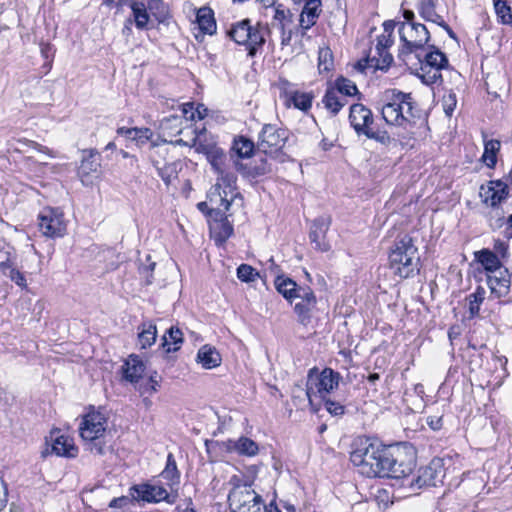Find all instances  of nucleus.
I'll use <instances>...</instances> for the list:
<instances>
[{
	"label": "nucleus",
	"mask_w": 512,
	"mask_h": 512,
	"mask_svg": "<svg viewBox=\"0 0 512 512\" xmlns=\"http://www.w3.org/2000/svg\"><path fill=\"white\" fill-rule=\"evenodd\" d=\"M227 485L230 487L228 504L231 512H278L277 504H265L262 496L253 489L252 482L244 475H232Z\"/></svg>",
	"instance_id": "1"
},
{
	"label": "nucleus",
	"mask_w": 512,
	"mask_h": 512,
	"mask_svg": "<svg viewBox=\"0 0 512 512\" xmlns=\"http://www.w3.org/2000/svg\"><path fill=\"white\" fill-rule=\"evenodd\" d=\"M384 97L386 103L381 108V115L388 125L406 129L415 123L418 110L411 93L389 89L384 92Z\"/></svg>",
	"instance_id": "2"
},
{
	"label": "nucleus",
	"mask_w": 512,
	"mask_h": 512,
	"mask_svg": "<svg viewBox=\"0 0 512 512\" xmlns=\"http://www.w3.org/2000/svg\"><path fill=\"white\" fill-rule=\"evenodd\" d=\"M372 467L374 477L402 479L408 477L415 467L412 455H407L399 448L386 447L380 444Z\"/></svg>",
	"instance_id": "3"
},
{
	"label": "nucleus",
	"mask_w": 512,
	"mask_h": 512,
	"mask_svg": "<svg viewBox=\"0 0 512 512\" xmlns=\"http://www.w3.org/2000/svg\"><path fill=\"white\" fill-rule=\"evenodd\" d=\"M389 264L393 273L402 279L418 274L420 256L410 235L404 234L396 239L389 254Z\"/></svg>",
	"instance_id": "4"
},
{
	"label": "nucleus",
	"mask_w": 512,
	"mask_h": 512,
	"mask_svg": "<svg viewBox=\"0 0 512 512\" xmlns=\"http://www.w3.org/2000/svg\"><path fill=\"white\" fill-rule=\"evenodd\" d=\"M106 427L107 419L99 411L93 410L83 416L79 425V434L91 453L105 454L107 448Z\"/></svg>",
	"instance_id": "5"
},
{
	"label": "nucleus",
	"mask_w": 512,
	"mask_h": 512,
	"mask_svg": "<svg viewBox=\"0 0 512 512\" xmlns=\"http://www.w3.org/2000/svg\"><path fill=\"white\" fill-rule=\"evenodd\" d=\"M226 36L238 45L245 46L247 55L255 57L265 44V28L261 23L252 24L250 19L233 23Z\"/></svg>",
	"instance_id": "6"
},
{
	"label": "nucleus",
	"mask_w": 512,
	"mask_h": 512,
	"mask_svg": "<svg viewBox=\"0 0 512 512\" xmlns=\"http://www.w3.org/2000/svg\"><path fill=\"white\" fill-rule=\"evenodd\" d=\"M349 122L357 135H364L384 146H389L393 141L386 131L374 129L373 113L368 107L361 103L350 106Z\"/></svg>",
	"instance_id": "7"
},
{
	"label": "nucleus",
	"mask_w": 512,
	"mask_h": 512,
	"mask_svg": "<svg viewBox=\"0 0 512 512\" xmlns=\"http://www.w3.org/2000/svg\"><path fill=\"white\" fill-rule=\"evenodd\" d=\"M205 132V128L199 130L193 139V146L196 151L206 156L207 161L210 163L215 173H223L224 170L234 167L236 171L240 172L244 170V164L235 159L234 156L227 155L224 150L212 143H204L201 140L202 134Z\"/></svg>",
	"instance_id": "8"
},
{
	"label": "nucleus",
	"mask_w": 512,
	"mask_h": 512,
	"mask_svg": "<svg viewBox=\"0 0 512 512\" xmlns=\"http://www.w3.org/2000/svg\"><path fill=\"white\" fill-rule=\"evenodd\" d=\"M340 379V373L331 368H324L321 372L317 368L310 369L305 391L309 403L312 404L313 396L325 399L327 394L338 387Z\"/></svg>",
	"instance_id": "9"
},
{
	"label": "nucleus",
	"mask_w": 512,
	"mask_h": 512,
	"mask_svg": "<svg viewBox=\"0 0 512 512\" xmlns=\"http://www.w3.org/2000/svg\"><path fill=\"white\" fill-rule=\"evenodd\" d=\"M430 48L432 50L426 53L423 58L417 54V58L420 62V68L417 72V76L427 85H432L441 81V70L448 66V59L446 55L434 45L430 46Z\"/></svg>",
	"instance_id": "10"
},
{
	"label": "nucleus",
	"mask_w": 512,
	"mask_h": 512,
	"mask_svg": "<svg viewBox=\"0 0 512 512\" xmlns=\"http://www.w3.org/2000/svg\"><path fill=\"white\" fill-rule=\"evenodd\" d=\"M354 448L350 453V460L363 476L368 478L374 477L372 467L375 463L376 453L380 449V443L372 441L369 438H359L354 443Z\"/></svg>",
	"instance_id": "11"
},
{
	"label": "nucleus",
	"mask_w": 512,
	"mask_h": 512,
	"mask_svg": "<svg viewBox=\"0 0 512 512\" xmlns=\"http://www.w3.org/2000/svg\"><path fill=\"white\" fill-rule=\"evenodd\" d=\"M235 171V168L231 167L223 173H217V181L209 194L210 201L219 203L225 211L229 209L233 198L238 195Z\"/></svg>",
	"instance_id": "12"
},
{
	"label": "nucleus",
	"mask_w": 512,
	"mask_h": 512,
	"mask_svg": "<svg viewBox=\"0 0 512 512\" xmlns=\"http://www.w3.org/2000/svg\"><path fill=\"white\" fill-rule=\"evenodd\" d=\"M399 36L403 42L399 53L400 57L424 48L430 39L428 29L421 23H401Z\"/></svg>",
	"instance_id": "13"
},
{
	"label": "nucleus",
	"mask_w": 512,
	"mask_h": 512,
	"mask_svg": "<svg viewBox=\"0 0 512 512\" xmlns=\"http://www.w3.org/2000/svg\"><path fill=\"white\" fill-rule=\"evenodd\" d=\"M288 137L289 133L286 129L274 124H265L259 133L257 150L275 157L282 151Z\"/></svg>",
	"instance_id": "14"
},
{
	"label": "nucleus",
	"mask_w": 512,
	"mask_h": 512,
	"mask_svg": "<svg viewBox=\"0 0 512 512\" xmlns=\"http://www.w3.org/2000/svg\"><path fill=\"white\" fill-rule=\"evenodd\" d=\"M38 227L46 237H63L67 228L63 212L58 208H43L38 215Z\"/></svg>",
	"instance_id": "15"
},
{
	"label": "nucleus",
	"mask_w": 512,
	"mask_h": 512,
	"mask_svg": "<svg viewBox=\"0 0 512 512\" xmlns=\"http://www.w3.org/2000/svg\"><path fill=\"white\" fill-rule=\"evenodd\" d=\"M130 494L136 501L149 503L166 501L169 504H174L178 496L177 493H169L163 486L148 483L134 485L130 488Z\"/></svg>",
	"instance_id": "16"
},
{
	"label": "nucleus",
	"mask_w": 512,
	"mask_h": 512,
	"mask_svg": "<svg viewBox=\"0 0 512 512\" xmlns=\"http://www.w3.org/2000/svg\"><path fill=\"white\" fill-rule=\"evenodd\" d=\"M273 24L280 30L281 46H289L293 36L299 33L294 13L282 4L274 9Z\"/></svg>",
	"instance_id": "17"
},
{
	"label": "nucleus",
	"mask_w": 512,
	"mask_h": 512,
	"mask_svg": "<svg viewBox=\"0 0 512 512\" xmlns=\"http://www.w3.org/2000/svg\"><path fill=\"white\" fill-rule=\"evenodd\" d=\"M444 476L443 460L434 458L427 466L421 467L418 470L417 477L410 481L409 486L419 489L422 487L437 486L439 483H442Z\"/></svg>",
	"instance_id": "18"
},
{
	"label": "nucleus",
	"mask_w": 512,
	"mask_h": 512,
	"mask_svg": "<svg viewBox=\"0 0 512 512\" xmlns=\"http://www.w3.org/2000/svg\"><path fill=\"white\" fill-rule=\"evenodd\" d=\"M216 208L208 211L210 233L217 245H223L233 234V225L228 220L224 211H221L219 203Z\"/></svg>",
	"instance_id": "19"
},
{
	"label": "nucleus",
	"mask_w": 512,
	"mask_h": 512,
	"mask_svg": "<svg viewBox=\"0 0 512 512\" xmlns=\"http://www.w3.org/2000/svg\"><path fill=\"white\" fill-rule=\"evenodd\" d=\"M330 224V217L320 216L313 221L310 227L309 239L311 243L314 244V248L318 251L327 252L331 248L326 239Z\"/></svg>",
	"instance_id": "20"
},
{
	"label": "nucleus",
	"mask_w": 512,
	"mask_h": 512,
	"mask_svg": "<svg viewBox=\"0 0 512 512\" xmlns=\"http://www.w3.org/2000/svg\"><path fill=\"white\" fill-rule=\"evenodd\" d=\"M480 196L490 207L499 206L508 196V184L502 180L489 181L486 185H481Z\"/></svg>",
	"instance_id": "21"
},
{
	"label": "nucleus",
	"mask_w": 512,
	"mask_h": 512,
	"mask_svg": "<svg viewBox=\"0 0 512 512\" xmlns=\"http://www.w3.org/2000/svg\"><path fill=\"white\" fill-rule=\"evenodd\" d=\"M51 442V452L57 456H64L74 458L78 454V448L74 444V440L67 436L60 434L59 430L50 432L49 438H46V443Z\"/></svg>",
	"instance_id": "22"
},
{
	"label": "nucleus",
	"mask_w": 512,
	"mask_h": 512,
	"mask_svg": "<svg viewBox=\"0 0 512 512\" xmlns=\"http://www.w3.org/2000/svg\"><path fill=\"white\" fill-rule=\"evenodd\" d=\"M223 445L227 452H234L240 456L253 457L259 452L258 444L245 436H241L237 440L229 439L223 442Z\"/></svg>",
	"instance_id": "23"
},
{
	"label": "nucleus",
	"mask_w": 512,
	"mask_h": 512,
	"mask_svg": "<svg viewBox=\"0 0 512 512\" xmlns=\"http://www.w3.org/2000/svg\"><path fill=\"white\" fill-rule=\"evenodd\" d=\"M499 275H488L487 284L497 298H502L508 295L510 291V275L507 269L498 272Z\"/></svg>",
	"instance_id": "24"
},
{
	"label": "nucleus",
	"mask_w": 512,
	"mask_h": 512,
	"mask_svg": "<svg viewBox=\"0 0 512 512\" xmlns=\"http://www.w3.org/2000/svg\"><path fill=\"white\" fill-rule=\"evenodd\" d=\"M123 378L130 383H137L142 378L144 364L136 355H130L121 367Z\"/></svg>",
	"instance_id": "25"
},
{
	"label": "nucleus",
	"mask_w": 512,
	"mask_h": 512,
	"mask_svg": "<svg viewBox=\"0 0 512 512\" xmlns=\"http://www.w3.org/2000/svg\"><path fill=\"white\" fill-rule=\"evenodd\" d=\"M377 53L379 55V58L373 57L361 60L356 64V68L360 72H366V69L368 68L386 71L393 62V57L387 51H377Z\"/></svg>",
	"instance_id": "26"
},
{
	"label": "nucleus",
	"mask_w": 512,
	"mask_h": 512,
	"mask_svg": "<svg viewBox=\"0 0 512 512\" xmlns=\"http://www.w3.org/2000/svg\"><path fill=\"white\" fill-rule=\"evenodd\" d=\"M220 353L215 347L210 345H203L197 353L196 361L204 369H213L221 364Z\"/></svg>",
	"instance_id": "27"
},
{
	"label": "nucleus",
	"mask_w": 512,
	"mask_h": 512,
	"mask_svg": "<svg viewBox=\"0 0 512 512\" xmlns=\"http://www.w3.org/2000/svg\"><path fill=\"white\" fill-rule=\"evenodd\" d=\"M196 22L203 34L213 35L216 33L217 25L214 12L210 7H201L196 14Z\"/></svg>",
	"instance_id": "28"
},
{
	"label": "nucleus",
	"mask_w": 512,
	"mask_h": 512,
	"mask_svg": "<svg viewBox=\"0 0 512 512\" xmlns=\"http://www.w3.org/2000/svg\"><path fill=\"white\" fill-rule=\"evenodd\" d=\"M285 98L287 105H293L295 108L307 111L312 106L313 95L309 92H301L298 90H285Z\"/></svg>",
	"instance_id": "29"
},
{
	"label": "nucleus",
	"mask_w": 512,
	"mask_h": 512,
	"mask_svg": "<svg viewBox=\"0 0 512 512\" xmlns=\"http://www.w3.org/2000/svg\"><path fill=\"white\" fill-rule=\"evenodd\" d=\"M117 134L124 136L125 138H127L131 141H134L139 146L145 144L153 136L152 130L147 127H143V128L120 127L117 129Z\"/></svg>",
	"instance_id": "30"
},
{
	"label": "nucleus",
	"mask_w": 512,
	"mask_h": 512,
	"mask_svg": "<svg viewBox=\"0 0 512 512\" xmlns=\"http://www.w3.org/2000/svg\"><path fill=\"white\" fill-rule=\"evenodd\" d=\"M475 258L487 272L496 273L502 271L499 257L489 249H482L475 252Z\"/></svg>",
	"instance_id": "31"
},
{
	"label": "nucleus",
	"mask_w": 512,
	"mask_h": 512,
	"mask_svg": "<svg viewBox=\"0 0 512 512\" xmlns=\"http://www.w3.org/2000/svg\"><path fill=\"white\" fill-rule=\"evenodd\" d=\"M183 343V333L178 327L169 328L162 337V347L165 352H176Z\"/></svg>",
	"instance_id": "32"
},
{
	"label": "nucleus",
	"mask_w": 512,
	"mask_h": 512,
	"mask_svg": "<svg viewBox=\"0 0 512 512\" xmlns=\"http://www.w3.org/2000/svg\"><path fill=\"white\" fill-rule=\"evenodd\" d=\"M276 290L289 302L295 299L297 291V283L289 277L284 275H277L274 280Z\"/></svg>",
	"instance_id": "33"
},
{
	"label": "nucleus",
	"mask_w": 512,
	"mask_h": 512,
	"mask_svg": "<svg viewBox=\"0 0 512 512\" xmlns=\"http://www.w3.org/2000/svg\"><path fill=\"white\" fill-rule=\"evenodd\" d=\"M130 8L132 10V20L135 23V26L139 30L148 29L149 24V14L147 12V8L144 3L138 1H132L130 3Z\"/></svg>",
	"instance_id": "34"
},
{
	"label": "nucleus",
	"mask_w": 512,
	"mask_h": 512,
	"mask_svg": "<svg viewBox=\"0 0 512 512\" xmlns=\"http://www.w3.org/2000/svg\"><path fill=\"white\" fill-rule=\"evenodd\" d=\"M160 476L167 481V485L171 489L179 485L180 473L172 453L168 454L165 469L161 472Z\"/></svg>",
	"instance_id": "35"
},
{
	"label": "nucleus",
	"mask_w": 512,
	"mask_h": 512,
	"mask_svg": "<svg viewBox=\"0 0 512 512\" xmlns=\"http://www.w3.org/2000/svg\"><path fill=\"white\" fill-rule=\"evenodd\" d=\"M231 150L238 158H250L254 153L255 145L247 137L239 136L234 139Z\"/></svg>",
	"instance_id": "36"
},
{
	"label": "nucleus",
	"mask_w": 512,
	"mask_h": 512,
	"mask_svg": "<svg viewBox=\"0 0 512 512\" xmlns=\"http://www.w3.org/2000/svg\"><path fill=\"white\" fill-rule=\"evenodd\" d=\"M100 167L99 155L94 150H84L83 159L79 167V173L89 175L90 173L97 172Z\"/></svg>",
	"instance_id": "37"
},
{
	"label": "nucleus",
	"mask_w": 512,
	"mask_h": 512,
	"mask_svg": "<svg viewBox=\"0 0 512 512\" xmlns=\"http://www.w3.org/2000/svg\"><path fill=\"white\" fill-rule=\"evenodd\" d=\"M346 99L339 95L336 90L328 89L323 97V103L326 109H328L333 115H336L344 105H346Z\"/></svg>",
	"instance_id": "38"
},
{
	"label": "nucleus",
	"mask_w": 512,
	"mask_h": 512,
	"mask_svg": "<svg viewBox=\"0 0 512 512\" xmlns=\"http://www.w3.org/2000/svg\"><path fill=\"white\" fill-rule=\"evenodd\" d=\"M157 337L156 325L152 322L143 323L138 334V341L141 348L145 349L153 345Z\"/></svg>",
	"instance_id": "39"
},
{
	"label": "nucleus",
	"mask_w": 512,
	"mask_h": 512,
	"mask_svg": "<svg viewBox=\"0 0 512 512\" xmlns=\"http://www.w3.org/2000/svg\"><path fill=\"white\" fill-rule=\"evenodd\" d=\"M272 171L271 165L268 163L266 158H261L259 163L254 166L244 164V170L241 171V174L244 177H259L265 174H268Z\"/></svg>",
	"instance_id": "40"
},
{
	"label": "nucleus",
	"mask_w": 512,
	"mask_h": 512,
	"mask_svg": "<svg viewBox=\"0 0 512 512\" xmlns=\"http://www.w3.org/2000/svg\"><path fill=\"white\" fill-rule=\"evenodd\" d=\"M485 295V289L481 286H478L476 290L467 297L469 302V314L471 318L478 316L480 306L485 299Z\"/></svg>",
	"instance_id": "41"
},
{
	"label": "nucleus",
	"mask_w": 512,
	"mask_h": 512,
	"mask_svg": "<svg viewBox=\"0 0 512 512\" xmlns=\"http://www.w3.org/2000/svg\"><path fill=\"white\" fill-rule=\"evenodd\" d=\"M499 149H500V141L489 140V141L485 142L482 160L489 168H493L496 165V162H497L496 153L499 151Z\"/></svg>",
	"instance_id": "42"
},
{
	"label": "nucleus",
	"mask_w": 512,
	"mask_h": 512,
	"mask_svg": "<svg viewBox=\"0 0 512 512\" xmlns=\"http://www.w3.org/2000/svg\"><path fill=\"white\" fill-rule=\"evenodd\" d=\"M156 266V263L151 261V256L149 254L145 255V262L140 258L139 259V274L144 279L145 285H151L153 283V271Z\"/></svg>",
	"instance_id": "43"
},
{
	"label": "nucleus",
	"mask_w": 512,
	"mask_h": 512,
	"mask_svg": "<svg viewBox=\"0 0 512 512\" xmlns=\"http://www.w3.org/2000/svg\"><path fill=\"white\" fill-rule=\"evenodd\" d=\"M338 94H341L345 98V96H354L358 93V89L356 84L347 79L345 77H338L335 81V88Z\"/></svg>",
	"instance_id": "44"
},
{
	"label": "nucleus",
	"mask_w": 512,
	"mask_h": 512,
	"mask_svg": "<svg viewBox=\"0 0 512 512\" xmlns=\"http://www.w3.org/2000/svg\"><path fill=\"white\" fill-rule=\"evenodd\" d=\"M504 211L499 206L491 207V211L488 213L489 227L493 230H499L506 225Z\"/></svg>",
	"instance_id": "45"
},
{
	"label": "nucleus",
	"mask_w": 512,
	"mask_h": 512,
	"mask_svg": "<svg viewBox=\"0 0 512 512\" xmlns=\"http://www.w3.org/2000/svg\"><path fill=\"white\" fill-rule=\"evenodd\" d=\"M0 269L2 270L4 275L9 277L18 286H20V287L26 286V279H25L24 275L17 269L13 268L8 261L1 262Z\"/></svg>",
	"instance_id": "46"
},
{
	"label": "nucleus",
	"mask_w": 512,
	"mask_h": 512,
	"mask_svg": "<svg viewBox=\"0 0 512 512\" xmlns=\"http://www.w3.org/2000/svg\"><path fill=\"white\" fill-rule=\"evenodd\" d=\"M494 8L498 18L503 24H512V10L511 7L504 0L494 1Z\"/></svg>",
	"instance_id": "47"
},
{
	"label": "nucleus",
	"mask_w": 512,
	"mask_h": 512,
	"mask_svg": "<svg viewBox=\"0 0 512 512\" xmlns=\"http://www.w3.org/2000/svg\"><path fill=\"white\" fill-rule=\"evenodd\" d=\"M419 13L425 20L441 19L435 11L434 0H420L418 5Z\"/></svg>",
	"instance_id": "48"
},
{
	"label": "nucleus",
	"mask_w": 512,
	"mask_h": 512,
	"mask_svg": "<svg viewBox=\"0 0 512 512\" xmlns=\"http://www.w3.org/2000/svg\"><path fill=\"white\" fill-rule=\"evenodd\" d=\"M315 307V305H308L306 302H299L295 305L294 311L298 316V321L307 325L311 319V311Z\"/></svg>",
	"instance_id": "49"
},
{
	"label": "nucleus",
	"mask_w": 512,
	"mask_h": 512,
	"mask_svg": "<svg viewBox=\"0 0 512 512\" xmlns=\"http://www.w3.org/2000/svg\"><path fill=\"white\" fill-rule=\"evenodd\" d=\"M441 103L445 115L451 117L457 106L456 94L453 91H449L442 97Z\"/></svg>",
	"instance_id": "50"
},
{
	"label": "nucleus",
	"mask_w": 512,
	"mask_h": 512,
	"mask_svg": "<svg viewBox=\"0 0 512 512\" xmlns=\"http://www.w3.org/2000/svg\"><path fill=\"white\" fill-rule=\"evenodd\" d=\"M317 19V15L303 14V11L301 12L297 26L302 37L305 36L307 30L316 24Z\"/></svg>",
	"instance_id": "51"
},
{
	"label": "nucleus",
	"mask_w": 512,
	"mask_h": 512,
	"mask_svg": "<svg viewBox=\"0 0 512 512\" xmlns=\"http://www.w3.org/2000/svg\"><path fill=\"white\" fill-rule=\"evenodd\" d=\"M258 273L255 269L247 264H241L237 268V277L243 282H252L256 279Z\"/></svg>",
	"instance_id": "52"
},
{
	"label": "nucleus",
	"mask_w": 512,
	"mask_h": 512,
	"mask_svg": "<svg viewBox=\"0 0 512 512\" xmlns=\"http://www.w3.org/2000/svg\"><path fill=\"white\" fill-rule=\"evenodd\" d=\"M301 299V302H306L308 305H316V296L310 287L298 286L295 293V299Z\"/></svg>",
	"instance_id": "53"
},
{
	"label": "nucleus",
	"mask_w": 512,
	"mask_h": 512,
	"mask_svg": "<svg viewBox=\"0 0 512 512\" xmlns=\"http://www.w3.org/2000/svg\"><path fill=\"white\" fill-rule=\"evenodd\" d=\"M321 0H304L303 14L317 15L321 13Z\"/></svg>",
	"instance_id": "54"
},
{
	"label": "nucleus",
	"mask_w": 512,
	"mask_h": 512,
	"mask_svg": "<svg viewBox=\"0 0 512 512\" xmlns=\"http://www.w3.org/2000/svg\"><path fill=\"white\" fill-rule=\"evenodd\" d=\"M332 67L331 52L329 49L320 50L318 68L322 71H329Z\"/></svg>",
	"instance_id": "55"
},
{
	"label": "nucleus",
	"mask_w": 512,
	"mask_h": 512,
	"mask_svg": "<svg viewBox=\"0 0 512 512\" xmlns=\"http://www.w3.org/2000/svg\"><path fill=\"white\" fill-rule=\"evenodd\" d=\"M326 410L333 416H341L345 413V407L339 402L323 399Z\"/></svg>",
	"instance_id": "56"
},
{
	"label": "nucleus",
	"mask_w": 512,
	"mask_h": 512,
	"mask_svg": "<svg viewBox=\"0 0 512 512\" xmlns=\"http://www.w3.org/2000/svg\"><path fill=\"white\" fill-rule=\"evenodd\" d=\"M133 500L134 499L131 495L113 498L109 503V507L112 509L123 510L127 508Z\"/></svg>",
	"instance_id": "57"
},
{
	"label": "nucleus",
	"mask_w": 512,
	"mask_h": 512,
	"mask_svg": "<svg viewBox=\"0 0 512 512\" xmlns=\"http://www.w3.org/2000/svg\"><path fill=\"white\" fill-rule=\"evenodd\" d=\"M393 44L392 36L389 34H381L377 38V44H376V51H387V48H389Z\"/></svg>",
	"instance_id": "58"
},
{
	"label": "nucleus",
	"mask_w": 512,
	"mask_h": 512,
	"mask_svg": "<svg viewBox=\"0 0 512 512\" xmlns=\"http://www.w3.org/2000/svg\"><path fill=\"white\" fill-rule=\"evenodd\" d=\"M494 253L501 256V258L505 259L508 256V244L500 239L494 241Z\"/></svg>",
	"instance_id": "59"
},
{
	"label": "nucleus",
	"mask_w": 512,
	"mask_h": 512,
	"mask_svg": "<svg viewBox=\"0 0 512 512\" xmlns=\"http://www.w3.org/2000/svg\"><path fill=\"white\" fill-rule=\"evenodd\" d=\"M8 490L5 482L0 478V511L7 505Z\"/></svg>",
	"instance_id": "60"
},
{
	"label": "nucleus",
	"mask_w": 512,
	"mask_h": 512,
	"mask_svg": "<svg viewBox=\"0 0 512 512\" xmlns=\"http://www.w3.org/2000/svg\"><path fill=\"white\" fill-rule=\"evenodd\" d=\"M160 380H161V377L157 374V372H155L153 375H151L148 379V383L150 385V392L151 393H154L158 390L159 388V383H160Z\"/></svg>",
	"instance_id": "61"
},
{
	"label": "nucleus",
	"mask_w": 512,
	"mask_h": 512,
	"mask_svg": "<svg viewBox=\"0 0 512 512\" xmlns=\"http://www.w3.org/2000/svg\"><path fill=\"white\" fill-rule=\"evenodd\" d=\"M183 114L186 118L195 120L194 103H186L183 105Z\"/></svg>",
	"instance_id": "62"
},
{
	"label": "nucleus",
	"mask_w": 512,
	"mask_h": 512,
	"mask_svg": "<svg viewBox=\"0 0 512 512\" xmlns=\"http://www.w3.org/2000/svg\"><path fill=\"white\" fill-rule=\"evenodd\" d=\"M148 7L150 10H157L159 13H164V4L161 0H150Z\"/></svg>",
	"instance_id": "63"
},
{
	"label": "nucleus",
	"mask_w": 512,
	"mask_h": 512,
	"mask_svg": "<svg viewBox=\"0 0 512 512\" xmlns=\"http://www.w3.org/2000/svg\"><path fill=\"white\" fill-rule=\"evenodd\" d=\"M503 236L506 239L512 238V214L506 220V227L503 230Z\"/></svg>",
	"instance_id": "64"
}]
</instances>
